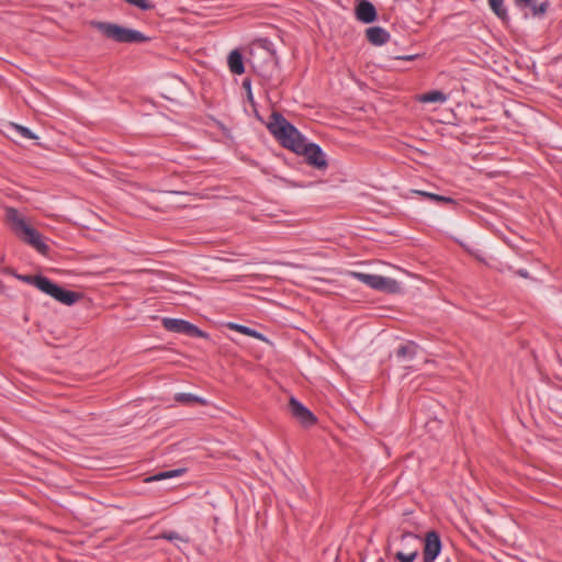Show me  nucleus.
I'll return each mask as SVG.
<instances>
[{
	"instance_id": "obj_1",
	"label": "nucleus",
	"mask_w": 562,
	"mask_h": 562,
	"mask_svg": "<svg viewBox=\"0 0 562 562\" xmlns=\"http://www.w3.org/2000/svg\"><path fill=\"white\" fill-rule=\"evenodd\" d=\"M5 220L15 235L36 249L41 255H48L49 246L42 234L30 225L26 218L13 207L5 209Z\"/></svg>"
},
{
	"instance_id": "obj_2",
	"label": "nucleus",
	"mask_w": 562,
	"mask_h": 562,
	"mask_svg": "<svg viewBox=\"0 0 562 562\" xmlns=\"http://www.w3.org/2000/svg\"><path fill=\"white\" fill-rule=\"evenodd\" d=\"M267 127L283 147L294 153L302 150L303 145L305 144V138L297 128L281 114L273 112L270 115Z\"/></svg>"
},
{
	"instance_id": "obj_3",
	"label": "nucleus",
	"mask_w": 562,
	"mask_h": 562,
	"mask_svg": "<svg viewBox=\"0 0 562 562\" xmlns=\"http://www.w3.org/2000/svg\"><path fill=\"white\" fill-rule=\"evenodd\" d=\"M21 280L35 285L40 291L55 299L59 303L71 306L81 299V294L74 291H68L56 283L52 282L46 277L42 276H20Z\"/></svg>"
},
{
	"instance_id": "obj_4",
	"label": "nucleus",
	"mask_w": 562,
	"mask_h": 562,
	"mask_svg": "<svg viewBox=\"0 0 562 562\" xmlns=\"http://www.w3.org/2000/svg\"><path fill=\"white\" fill-rule=\"evenodd\" d=\"M91 26L103 36L117 43H143L149 38L139 31L121 26L119 24L92 21Z\"/></svg>"
},
{
	"instance_id": "obj_5",
	"label": "nucleus",
	"mask_w": 562,
	"mask_h": 562,
	"mask_svg": "<svg viewBox=\"0 0 562 562\" xmlns=\"http://www.w3.org/2000/svg\"><path fill=\"white\" fill-rule=\"evenodd\" d=\"M349 276L364 283L369 288L387 294H396L402 291L400 282L394 279L373 273L351 271Z\"/></svg>"
},
{
	"instance_id": "obj_6",
	"label": "nucleus",
	"mask_w": 562,
	"mask_h": 562,
	"mask_svg": "<svg viewBox=\"0 0 562 562\" xmlns=\"http://www.w3.org/2000/svg\"><path fill=\"white\" fill-rule=\"evenodd\" d=\"M162 325L168 331L182 333L189 336H195L201 338L209 337V335L205 331L199 329L195 325L184 319L166 317L162 319Z\"/></svg>"
},
{
	"instance_id": "obj_7",
	"label": "nucleus",
	"mask_w": 562,
	"mask_h": 562,
	"mask_svg": "<svg viewBox=\"0 0 562 562\" xmlns=\"http://www.w3.org/2000/svg\"><path fill=\"white\" fill-rule=\"evenodd\" d=\"M296 154L303 155L308 165L317 168V169H326L327 160L325 154L321 149V147L313 143H306L303 145L302 150H299Z\"/></svg>"
},
{
	"instance_id": "obj_8",
	"label": "nucleus",
	"mask_w": 562,
	"mask_h": 562,
	"mask_svg": "<svg viewBox=\"0 0 562 562\" xmlns=\"http://www.w3.org/2000/svg\"><path fill=\"white\" fill-rule=\"evenodd\" d=\"M402 542L406 551H398L395 559L398 562H413L418 555L419 538L412 532H404L402 535Z\"/></svg>"
},
{
	"instance_id": "obj_9",
	"label": "nucleus",
	"mask_w": 562,
	"mask_h": 562,
	"mask_svg": "<svg viewBox=\"0 0 562 562\" xmlns=\"http://www.w3.org/2000/svg\"><path fill=\"white\" fill-rule=\"evenodd\" d=\"M291 414L296 418L303 426L310 427L316 423L314 414L301 404L296 398L291 397L289 401Z\"/></svg>"
},
{
	"instance_id": "obj_10",
	"label": "nucleus",
	"mask_w": 562,
	"mask_h": 562,
	"mask_svg": "<svg viewBox=\"0 0 562 562\" xmlns=\"http://www.w3.org/2000/svg\"><path fill=\"white\" fill-rule=\"evenodd\" d=\"M441 550V541L436 531H429L425 536L423 558L425 562H434Z\"/></svg>"
},
{
	"instance_id": "obj_11",
	"label": "nucleus",
	"mask_w": 562,
	"mask_h": 562,
	"mask_svg": "<svg viewBox=\"0 0 562 562\" xmlns=\"http://www.w3.org/2000/svg\"><path fill=\"white\" fill-rule=\"evenodd\" d=\"M356 16L363 23H372L376 20V10L368 0H361L356 8Z\"/></svg>"
},
{
	"instance_id": "obj_12",
	"label": "nucleus",
	"mask_w": 562,
	"mask_h": 562,
	"mask_svg": "<svg viewBox=\"0 0 562 562\" xmlns=\"http://www.w3.org/2000/svg\"><path fill=\"white\" fill-rule=\"evenodd\" d=\"M367 40L375 46H380L389 42L390 34L381 26H372L366 31Z\"/></svg>"
},
{
	"instance_id": "obj_13",
	"label": "nucleus",
	"mask_w": 562,
	"mask_h": 562,
	"mask_svg": "<svg viewBox=\"0 0 562 562\" xmlns=\"http://www.w3.org/2000/svg\"><path fill=\"white\" fill-rule=\"evenodd\" d=\"M229 70L235 75H241L245 71L244 61L241 54L235 49L232 50L227 58Z\"/></svg>"
},
{
	"instance_id": "obj_14",
	"label": "nucleus",
	"mask_w": 562,
	"mask_h": 562,
	"mask_svg": "<svg viewBox=\"0 0 562 562\" xmlns=\"http://www.w3.org/2000/svg\"><path fill=\"white\" fill-rule=\"evenodd\" d=\"M226 326L229 329L238 331V333H240L243 335L256 338V339L265 341V342H270L267 337H265L259 331H257L255 329H251L250 327H247V326H244V325H239V324H236V323H227Z\"/></svg>"
},
{
	"instance_id": "obj_15",
	"label": "nucleus",
	"mask_w": 562,
	"mask_h": 562,
	"mask_svg": "<svg viewBox=\"0 0 562 562\" xmlns=\"http://www.w3.org/2000/svg\"><path fill=\"white\" fill-rule=\"evenodd\" d=\"M417 101L423 102V103H431V102L443 103L447 101V95L441 91L432 90L427 93L418 95Z\"/></svg>"
},
{
	"instance_id": "obj_16",
	"label": "nucleus",
	"mask_w": 562,
	"mask_h": 562,
	"mask_svg": "<svg viewBox=\"0 0 562 562\" xmlns=\"http://www.w3.org/2000/svg\"><path fill=\"white\" fill-rule=\"evenodd\" d=\"M413 192L418 195L425 196L431 201H435V202L451 203V204L456 203V201L449 196H443V195H439L436 193H430V192L422 191V190H414Z\"/></svg>"
},
{
	"instance_id": "obj_17",
	"label": "nucleus",
	"mask_w": 562,
	"mask_h": 562,
	"mask_svg": "<svg viewBox=\"0 0 562 562\" xmlns=\"http://www.w3.org/2000/svg\"><path fill=\"white\" fill-rule=\"evenodd\" d=\"M490 7L493 12L503 21L507 20V11L504 7V0H488Z\"/></svg>"
},
{
	"instance_id": "obj_18",
	"label": "nucleus",
	"mask_w": 562,
	"mask_h": 562,
	"mask_svg": "<svg viewBox=\"0 0 562 562\" xmlns=\"http://www.w3.org/2000/svg\"><path fill=\"white\" fill-rule=\"evenodd\" d=\"M183 472H184L183 469H177V470L161 472V473H158V474H156L154 476L147 477L145 480V482H153V481H161V480H166V479H171V477H175V476H178V475L182 474Z\"/></svg>"
},
{
	"instance_id": "obj_19",
	"label": "nucleus",
	"mask_w": 562,
	"mask_h": 562,
	"mask_svg": "<svg viewBox=\"0 0 562 562\" xmlns=\"http://www.w3.org/2000/svg\"><path fill=\"white\" fill-rule=\"evenodd\" d=\"M176 400L178 402H181V403H191V402H196V403H200V404H203L205 405L206 404V401L202 397H199L196 395H193V394H187V393H180L176 396Z\"/></svg>"
},
{
	"instance_id": "obj_20",
	"label": "nucleus",
	"mask_w": 562,
	"mask_h": 562,
	"mask_svg": "<svg viewBox=\"0 0 562 562\" xmlns=\"http://www.w3.org/2000/svg\"><path fill=\"white\" fill-rule=\"evenodd\" d=\"M416 348H417V347H416V345H415V344L409 342V344H407V345H405V346H402V347L397 350L396 355H397V357H400V358H405V357H409V358H412V357L415 355V352H416Z\"/></svg>"
},
{
	"instance_id": "obj_21",
	"label": "nucleus",
	"mask_w": 562,
	"mask_h": 562,
	"mask_svg": "<svg viewBox=\"0 0 562 562\" xmlns=\"http://www.w3.org/2000/svg\"><path fill=\"white\" fill-rule=\"evenodd\" d=\"M11 126L18 132L20 133L23 137L25 138H30V139H37L38 136L35 135L30 128L23 126V125H20V124H16V123H12Z\"/></svg>"
},
{
	"instance_id": "obj_22",
	"label": "nucleus",
	"mask_w": 562,
	"mask_h": 562,
	"mask_svg": "<svg viewBox=\"0 0 562 562\" xmlns=\"http://www.w3.org/2000/svg\"><path fill=\"white\" fill-rule=\"evenodd\" d=\"M161 538L164 539H167L169 541H180V542H183V543H187L188 542V539L180 536L179 533L177 532H165L160 536Z\"/></svg>"
},
{
	"instance_id": "obj_23",
	"label": "nucleus",
	"mask_w": 562,
	"mask_h": 562,
	"mask_svg": "<svg viewBox=\"0 0 562 562\" xmlns=\"http://www.w3.org/2000/svg\"><path fill=\"white\" fill-rule=\"evenodd\" d=\"M531 9H532V14L535 16L542 15V14H544L547 12L548 3L547 2H542V3L538 4V5H532Z\"/></svg>"
},
{
	"instance_id": "obj_24",
	"label": "nucleus",
	"mask_w": 562,
	"mask_h": 562,
	"mask_svg": "<svg viewBox=\"0 0 562 562\" xmlns=\"http://www.w3.org/2000/svg\"><path fill=\"white\" fill-rule=\"evenodd\" d=\"M243 87L247 91V99H248V101L254 104V95H252V92H251L250 81L249 80H245L243 82Z\"/></svg>"
},
{
	"instance_id": "obj_25",
	"label": "nucleus",
	"mask_w": 562,
	"mask_h": 562,
	"mask_svg": "<svg viewBox=\"0 0 562 562\" xmlns=\"http://www.w3.org/2000/svg\"><path fill=\"white\" fill-rule=\"evenodd\" d=\"M515 1H516V4L519 7H527V5L531 4V2L533 0H515Z\"/></svg>"
},
{
	"instance_id": "obj_26",
	"label": "nucleus",
	"mask_w": 562,
	"mask_h": 562,
	"mask_svg": "<svg viewBox=\"0 0 562 562\" xmlns=\"http://www.w3.org/2000/svg\"><path fill=\"white\" fill-rule=\"evenodd\" d=\"M401 59H405V60H413L416 58V55H408V56H403V57H400Z\"/></svg>"
},
{
	"instance_id": "obj_27",
	"label": "nucleus",
	"mask_w": 562,
	"mask_h": 562,
	"mask_svg": "<svg viewBox=\"0 0 562 562\" xmlns=\"http://www.w3.org/2000/svg\"><path fill=\"white\" fill-rule=\"evenodd\" d=\"M519 274L524 278H528V272L527 271H519Z\"/></svg>"
},
{
	"instance_id": "obj_28",
	"label": "nucleus",
	"mask_w": 562,
	"mask_h": 562,
	"mask_svg": "<svg viewBox=\"0 0 562 562\" xmlns=\"http://www.w3.org/2000/svg\"><path fill=\"white\" fill-rule=\"evenodd\" d=\"M446 562H450V561H446Z\"/></svg>"
}]
</instances>
